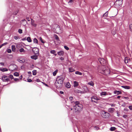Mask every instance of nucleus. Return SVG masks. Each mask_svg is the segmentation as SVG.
Here are the masks:
<instances>
[{
  "mask_svg": "<svg viewBox=\"0 0 132 132\" xmlns=\"http://www.w3.org/2000/svg\"><path fill=\"white\" fill-rule=\"evenodd\" d=\"M63 83H60L58 82H55V86L58 88H60L62 86Z\"/></svg>",
  "mask_w": 132,
  "mask_h": 132,
  "instance_id": "nucleus-7",
  "label": "nucleus"
},
{
  "mask_svg": "<svg viewBox=\"0 0 132 132\" xmlns=\"http://www.w3.org/2000/svg\"><path fill=\"white\" fill-rule=\"evenodd\" d=\"M31 59H34V60H36L38 58V56L36 55H33L31 56Z\"/></svg>",
  "mask_w": 132,
  "mask_h": 132,
  "instance_id": "nucleus-12",
  "label": "nucleus"
},
{
  "mask_svg": "<svg viewBox=\"0 0 132 132\" xmlns=\"http://www.w3.org/2000/svg\"><path fill=\"white\" fill-rule=\"evenodd\" d=\"M98 60L100 62V63L101 64H102L103 63V62L104 61V60L103 58H100L98 59Z\"/></svg>",
  "mask_w": 132,
  "mask_h": 132,
  "instance_id": "nucleus-18",
  "label": "nucleus"
},
{
  "mask_svg": "<svg viewBox=\"0 0 132 132\" xmlns=\"http://www.w3.org/2000/svg\"><path fill=\"white\" fill-rule=\"evenodd\" d=\"M79 85L78 82L76 81H74L73 82V86L75 87Z\"/></svg>",
  "mask_w": 132,
  "mask_h": 132,
  "instance_id": "nucleus-16",
  "label": "nucleus"
},
{
  "mask_svg": "<svg viewBox=\"0 0 132 132\" xmlns=\"http://www.w3.org/2000/svg\"><path fill=\"white\" fill-rule=\"evenodd\" d=\"M116 129V128L114 127H111L110 129V130L111 131H113Z\"/></svg>",
  "mask_w": 132,
  "mask_h": 132,
  "instance_id": "nucleus-28",
  "label": "nucleus"
},
{
  "mask_svg": "<svg viewBox=\"0 0 132 132\" xmlns=\"http://www.w3.org/2000/svg\"><path fill=\"white\" fill-rule=\"evenodd\" d=\"M7 44V43H5L1 44V45H0V48H1L2 46H4Z\"/></svg>",
  "mask_w": 132,
  "mask_h": 132,
  "instance_id": "nucleus-33",
  "label": "nucleus"
},
{
  "mask_svg": "<svg viewBox=\"0 0 132 132\" xmlns=\"http://www.w3.org/2000/svg\"><path fill=\"white\" fill-rule=\"evenodd\" d=\"M27 19L29 21H30V20L29 19V18H27Z\"/></svg>",
  "mask_w": 132,
  "mask_h": 132,
  "instance_id": "nucleus-63",
  "label": "nucleus"
},
{
  "mask_svg": "<svg viewBox=\"0 0 132 132\" xmlns=\"http://www.w3.org/2000/svg\"><path fill=\"white\" fill-rule=\"evenodd\" d=\"M108 12L107 11L106 12H105L104 14L103 15V17H106L107 16L108 14Z\"/></svg>",
  "mask_w": 132,
  "mask_h": 132,
  "instance_id": "nucleus-31",
  "label": "nucleus"
},
{
  "mask_svg": "<svg viewBox=\"0 0 132 132\" xmlns=\"http://www.w3.org/2000/svg\"><path fill=\"white\" fill-rule=\"evenodd\" d=\"M12 51L14 52L15 50V46L14 45H12Z\"/></svg>",
  "mask_w": 132,
  "mask_h": 132,
  "instance_id": "nucleus-29",
  "label": "nucleus"
},
{
  "mask_svg": "<svg viewBox=\"0 0 132 132\" xmlns=\"http://www.w3.org/2000/svg\"><path fill=\"white\" fill-rule=\"evenodd\" d=\"M26 40L29 42H31L32 41V40L30 37H28L27 38Z\"/></svg>",
  "mask_w": 132,
  "mask_h": 132,
  "instance_id": "nucleus-21",
  "label": "nucleus"
},
{
  "mask_svg": "<svg viewBox=\"0 0 132 132\" xmlns=\"http://www.w3.org/2000/svg\"><path fill=\"white\" fill-rule=\"evenodd\" d=\"M113 93L115 94L118 95L121 93V92L119 90H115L114 91Z\"/></svg>",
  "mask_w": 132,
  "mask_h": 132,
  "instance_id": "nucleus-11",
  "label": "nucleus"
},
{
  "mask_svg": "<svg viewBox=\"0 0 132 132\" xmlns=\"http://www.w3.org/2000/svg\"><path fill=\"white\" fill-rule=\"evenodd\" d=\"M50 53L51 54H54L56 53V51L54 50H52L51 51Z\"/></svg>",
  "mask_w": 132,
  "mask_h": 132,
  "instance_id": "nucleus-32",
  "label": "nucleus"
},
{
  "mask_svg": "<svg viewBox=\"0 0 132 132\" xmlns=\"http://www.w3.org/2000/svg\"><path fill=\"white\" fill-rule=\"evenodd\" d=\"M98 71L99 72L107 76L109 75L110 72L109 68L103 65L100 67L98 68Z\"/></svg>",
  "mask_w": 132,
  "mask_h": 132,
  "instance_id": "nucleus-1",
  "label": "nucleus"
},
{
  "mask_svg": "<svg viewBox=\"0 0 132 132\" xmlns=\"http://www.w3.org/2000/svg\"><path fill=\"white\" fill-rule=\"evenodd\" d=\"M74 71V69L72 68H69V71L70 72H72Z\"/></svg>",
  "mask_w": 132,
  "mask_h": 132,
  "instance_id": "nucleus-19",
  "label": "nucleus"
},
{
  "mask_svg": "<svg viewBox=\"0 0 132 132\" xmlns=\"http://www.w3.org/2000/svg\"><path fill=\"white\" fill-rule=\"evenodd\" d=\"M70 86L71 85L70 84L69 82H67L66 85V87L69 88L70 87Z\"/></svg>",
  "mask_w": 132,
  "mask_h": 132,
  "instance_id": "nucleus-20",
  "label": "nucleus"
},
{
  "mask_svg": "<svg viewBox=\"0 0 132 132\" xmlns=\"http://www.w3.org/2000/svg\"><path fill=\"white\" fill-rule=\"evenodd\" d=\"M26 40V37L23 38L22 39V40H23V41L25 40Z\"/></svg>",
  "mask_w": 132,
  "mask_h": 132,
  "instance_id": "nucleus-57",
  "label": "nucleus"
},
{
  "mask_svg": "<svg viewBox=\"0 0 132 132\" xmlns=\"http://www.w3.org/2000/svg\"><path fill=\"white\" fill-rule=\"evenodd\" d=\"M14 38L15 40H17L18 38L19 37L17 36H15Z\"/></svg>",
  "mask_w": 132,
  "mask_h": 132,
  "instance_id": "nucleus-52",
  "label": "nucleus"
},
{
  "mask_svg": "<svg viewBox=\"0 0 132 132\" xmlns=\"http://www.w3.org/2000/svg\"><path fill=\"white\" fill-rule=\"evenodd\" d=\"M60 93L61 94H63L64 93L62 91H60Z\"/></svg>",
  "mask_w": 132,
  "mask_h": 132,
  "instance_id": "nucleus-61",
  "label": "nucleus"
},
{
  "mask_svg": "<svg viewBox=\"0 0 132 132\" xmlns=\"http://www.w3.org/2000/svg\"><path fill=\"white\" fill-rule=\"evenodd\" d=\"M18 61L21 63H22L23 62L22 60L20 59H18Z\"/></svg>",
  "mask_w": 132,
  "mask_h": 132,
  "instance_id": "nucleus-47",
  "label": "nucleus"
},
{
  "mask_svg": "<svg viewBox=\"0 0 132 132\" xmlns=\"http://www.w3.org/2000/svg\"><path fill=\"white\" fill-rule=\"evenodd\" d=\"M75 73L76 74L79 75H82V73L78 71H76L75 72Z\"/></svg>",
  "mask_w": 132,
  "mask_h": 132,
  "instance_id": "nucleus-30",
  "label": "nucleus"
},
{
  "mask_svg": "<svg viewBox=\"0 0 132 132\" xmlns=\"http://www.w3.org/2000/svg\"><path fill=\"white\" fill-rule=\"evenodd\" d=\"M129 109L130 110H132V106L131 105L129 106H128Z\"/></svg>",
  "mask_w": 132,
  "mask_h": 132,
  "instance_id": "nucleus-49",
  "label": "nucleus"
},
{
  "mask_svg": "<svg viewBox=\"0 0 132 132\" xmlns=\"http://www.w3.org/2000/svg\"><path fill=\"white\" fill-rule=\"evenodd\" d=\"M121 87L123 88L127 89H129L130 88V87L129 86L127 85L122 86Z\"/></svg>",
  "mask_w": 132,
  "mask_h": 132,
  "instance_id": "nucleus-10",
  "label": "nucleus"
},
{
  "mask_svg": "<svg viewBox=\"0 0 132 132\" xmlns=\"http://www.w3.org/2000/svg\"><path fill=\"white\" fill-rule=\"evenodd\" d=\"M124 110L128 111V109H124Z\"/></svg>",
  "mask_w": 132,
  "mask_h": 132,
  "instance_id": "nucleus-64",
  "label": "nucleus"
},
{
  "mask_svg": "<svg viewBox=\"0 0 132 132\" xmlns=\"http://www.w3.org/2000/svg\"><path fill=\"white\" fill-rule=\"evenodd\" d=\"M9 77L11 78V79L12 80L14 78L13 76L12 75H9Z\"/></svg>",
  "mask_w": 132,
  "mask_h": 132,
  "instance_id": "nucleus-42",
  "label": "nucleus"
},
{
  "mask_svg": "<svg viewBox=\"0 0 132 132\" xmlns=\"http://www.w3.org/2000/svg\"><path fill=\"white\" fill-rule=\"evenodd\" d=\"M8 70V69L6 68H0V71L2 72L6 71Z\"/></svg>",
  "mask_w": 132,
  "mask_h": 132,
  "instance_id": "nucleus-17",
  "label": "nucleus"
},
{
  "mask_svg": "<svg viewBox=\"0 0 132 132\" xmlns=\"http://www.w3.org/2000/svg\"><path fill=\"white\" fill-rule=\"evenodd\" d=\"M57 54L60 56L63 55L64 54V52L62 51H60L57 52Z\"/></svg>",
  "mask_w": 132,
  "mask_h": 132,
  "instance_id": "nucleus-13",
  "label": "nucleus"
},
{
  "mask_svg": "<svg viewBox=\"0 0 132 132\" xmlns=\"http://www.w3.org/2000/svg\"><path fill=\"white\" fill-rule=\"evenodd\" d=\"M60 59L61 60H64V58L63 57H61L60 58Z\"/></svg>",
  "mask_w": 132,
  "mask_h": 132,
  "instance_id": "nucleus-58",
  "label": "nucleus"
},
{
  "mask_svg": "<svg viewBox=\"0 0 132 132\" xmlns=\"http://www.w3.org/2000/svg\"><path fill=\"white\" fill-rule=\"evenodd\" d=\"M130 30V31H132V24H131L129 25Z\"/></svg>",
  "mask_w": 132,
  "mask_h": 132,
  "instance_id": "nucleus-36",
  "label": "nucleus"
},
{
  "mask_svg": "<svg viewBox=\"0 0 132 132\" xmlns=\"http://www.w3.org/2000/svg\"><path fill=\"white\" fill-rule=\"evenodd\" d=\"M28 74L31 75V71L28 72Z\"/></svg>",
  "mask_w": 132,
  "mask_h": 132,
  "instance_id": "nucleus-59",
  "label": "nucleus"
},
{
  "mask_svg": "<svg viewBox=\"0 0 132 132\" xmlns=\"http://www.w3.org/2000/svg\"><path fill=\"white\" fill-rule=\"evenodd\" d=\"M75 105L73 106V109L75 112H80L81 111L83 108V105L78 101L73 102Z\"/></svg>",
  "mask_w": 132,
  "mask_h": 132,
  "instance_id": "nucleus-2",
  "label": "nucleus"
},
{
  "mask_svg": "<svg viewBox=\"0 0 132 132\" xmlns=\"http://www.w3.org/2000/svg\"><path fill=\"white\" fill-rule=\"evenodd\" d=\"M64 47L65 49L67 50H68L69 49V47L66 46H64Z\"/></svg>",
  "mask_w": 132,
  "mask_h": 132,
  "instance_id": "nucleus-43",
  "label": "nucleus"
},
{
  "mask_svg": "<svg viewBox=\"0 0 132 132\" xmlns=\"http://www.w3.org/2000/svg\"><path fill=\"white\" fill-rule=\"evenodd\" d=\"M101 115L103 118H108L110 116V114L104 111H102Z\"/></svg>",
  "mask_w": 132,
  "mask_h": 132,
  "instance_id": "nucleus-3",
  "label": "nucleus"
},
{
  "mask_svg": "<svg viewBox=\"0 0 132 132\" xmlns=\"http://www.w3.org/2000/svg\"><path fill=\"white\" fill-rule=\"evenodd\" d=\"M123 0H117L114 3V5L117 7L121 6L122 4Z\"/></svg>",
  "mask_w": 132,
  "mask_h": 132,
  "instance_id": "nucleus-4",
  "label": "nucleus"
},
{
  "mask_svg": "<svg viewBox=\"0 0 132 132\" xmlns=\"http://www.w3.org/2000/svg\"><path fill=\"white\" fill-rule=\"evenodd\" d=\"M101 95H105L106 94V92H103L100 93Z\"/></svg>",
  "mask_w": 132,
  "mask_h": 132,
  "instance_id": "nucleus-23",
  "label": "nucleus"
},
{
  "mask_svg": "<svg viewBox=\"0 0 132 132\" xmlns=\"http://www.w3.org/2000/svg\"><path fill=\"white\" fill-rule=\"evenodd\" d=\"M110 105H111V106L112 107H114L115 106V105H114L113 104H110Z\"/></svg>",
  "mask_w": 132,
  "mask_h": 132,
  "instance_id": "nucleus-56",
  "label": "nucleus"
},
{
  "mask_svg": "<svg viewBox=\"0 0 132 132\" xmlns=\"http://www.w3.org/2000/svg\"><path fill=\"white\" fill-rule=\"evenodd\" d=\"M39 40H40V41H41V42L42 43H44V41L43 40L42 38L41 37H39Z\"/></svg>",
  "mask_w": 132,
  "mask_h": 132,
  "instance_id": "nucleus-40",
  "label": "nucleus"
},
{
  "mask_svg": "<svg viewBox=\"0 0 132 132\" xmlns=\"http://www.w3.org/2000/svg\"><path fill=\"white\" fill-rule=\"evenodd\" d=\"M115 110V109L113 108H110L108 109V111L110 113H112Z\"/></svg>",
  "mask_w": 132,
  "mask_h": 132,
  "instance_id": "nucleus-9",
  "label": "nucleus"
},
{
  "mask_svg": "<svg viewBox=\"0 0 132 132\" xmlns=\"http://www.w3.org/2000/svg\"><path fill=\"white\" fill-rule=\"evenodd\" d=\"M14 75L16 76H19V74L18 72H16L14 73Z\"/></svg>",
  "mask_w": 132,
  "mask_h": 132,
  "instance_id": "nucleus-34",
  "label": "nucleus"
},
{
  "mask_svg": "<svg viewBox=\"0 0 132 132\" xmlns=\"http://www.w3.org/2000/svg\"><path fill=\"white\" fill-rule=\"evenodd\" d=\"M125 62L126 63H128V60H126V58H125Z\"/></svg>",
  "mask_w": 132,
  "mask_h": 132,
  "instance_id": "nucleus-62",
  "label": "nucleus"
},
{
  "mask_svg": "<svg viewBox=\"0 0 132 132\" xmlns=\"http://www.w3.org/2000/svg\"><path fill=\"white\" fill-rule=\"evenodd\" d=\"M69 99L70 101H72L73 99V97L72 96H70L69 97Z\"/></svg>",
  "mask_w": 132,
  "mask_h": 132,
  "instance_id": "nucleus-50",
  "label": "nucleus"
},
{
  "mask_svg": "<svg viewBox=\"0 0 132 132\" xmlns=\"http://www.w3.org/2000/svg\"><path fill=\"white\" fill-rule=\"evenodd\" d=\"M14 80L15 81H16L19 80V79L18 78H14Z\"/></svg>",
  "mask_w": 132,
  "mask_h": 132,
  "instance_id": "nucleus-51",
  "label": "nucleus"
},
{
  "mask_svg": "<svg viewBox=\"0 0 132 132\" xmlns=\"http://www.w3.org/2000/svg\"><path fill=\"white\" fill-rule=\"evenodd\" d=\"M27 81L29 82H32V80L31 79L28 78V79H27Z\"/></svg>",
  "mask_w": 132,
  "mask_h": 132,
  "instance_id": "nucleus-45",
  "label": "nucleus"
},
{
  "mask_svg": "<svg viewBox=\"0 0 132 132\" xmlns=\"http://www.w3.org/2000/svg\"><path fill=\"white\" fill-rule=\"evenodd\" d=\"M127 117V116L126 115H124L123 116V117L125 118H126Z\"/></svg>",
  "mask_w": 132,
  "mask_h": 132,
  "instance_id": "nucleus-54",
  "label": "nucleus"
},
{
  "mask_svg": "<svg viewBox=\"0 0 132 132\" xmlns=\"http://www.w3.org/2000/svg\"><path fill=\"white\" fill-rule=\"evenodd\" d=\"M31 25L34 27H36V24L34 23V21L32 19H31Z\"/></svg>",
  "mask_w": 132,
  "mask_h": 132,
  "instance_id": "nucleus-14",
  "label": "nucleus"
},
{
  "mask_svg": "<svg viewBox=\"0 0 132 132\" xmlns=\"http://www.w3.org/2000/svg\"><path fill=\"white\" fill-rule=\"evenodd\" d=\"M75 0H69L68 2V3L70 5H72V4L73 3Z\"/></svg>",
  "mask_w": 132,
  "mask_h": 132,
  "instance_id": "nucleus-22",
  "label": "nucleus"
},
{
  "mask_svg": "<svg viewBox=\"0 0 132 132\" xmlns=\"http://www.w3.org/2000/svg\"><path fill=\"white\" fill-rule=\"evenodd\" d=\"M18 11H16L13 13V14L15 15H17V14H18Z\"/></svg>",
  "mask_w": 132,
  "mask_h": 132,
  "instance_id": "nucleus-39",
  "label": "nucleus"
},
{
  "mask_svg": "<svg viewBox=\"0 0 132 132\" xmlns=\"http://www.w3.org/2000/svg\"><path fill=\"white\" fill-rule=\"evenodd\" d=\"M88 84L90 85V86H93L94 85V83L92 81H91L90 82H89L88 83Z\"/></svg>",
  "mask_w": 132,
  "mask_h": 132,
  "instance_id": "nucleus-27",
  "label": "nucleus"
},
{
  "mask_svg": "<svg viewBox=\"0 0 132 132\" xmlns=\"http://www.w3.org/2000/svg\"><path fill=\"white\" fill-rule=\"evenodd\" d=\"M18 32L20 34H22V30L21 29H19L18 30Z\"/></svg>",
  "mask_w": 132,
  "mask_h": 132,
  "instance_id": "nucleus-35",
  "label": "nucleus"
},
{
  "mask_svg": "<svg viewBox=\"0 0 132 132\" xmlns=\"http://www.w3.org/2000/svg\"><path fill=\"white\" fill-rule=\"evenodd\" d=\"M91 101L96 103H97V101L99 100V99L95 96H92L91 97Z\"/></svg>",
  "mask_w": 132,
  "mask_h": 132,
  "instance_id": "nucleus-6",
  "label": "nucleus"
},
{
  "mask_svg": "<svg viewBox=\"0 0 132 132\" xmlns=\"http://www.w3.org/2000/svg\"><path fill=\"white\" fill-rule=\"evenodd\" d=\"M13 66L14 68V69H17V67L16 65L14 64L13 65Z\"/></svg>",
  "mask_w": 132,
  "mask_h": 132,
  "instance_id": "nucleus-44",
  "label": "nucleus"
},
{
  "mask_svg": "<svg viewBox=\"0 0 132 132\" xmlns=\"http://www.w3.org/2000/svg\"><path fill=\"white\" fill-rule=\"evenodd\" d=\"M42 82L46 86L48 87L49 86L48 85L46 84H45L44 82Z\"/></svg>",
  "mask_w": 132,
  "mask_h": 132,
  "instance_id": "nucleus-48",
  "label": "nucleus"
},
{
  "mask_svg": "<svg viewBox=\"0 0 132 132\" xmlns=\"http://www.w3.org/2000/svg\"><path fill=\"white\" fill-rule=\"evenodd\" d=\"M19 52H24V49L23 48H21L19 50Z\"/></svg>",
  "mask_w": 132,
  "mask_h": 132,
  "instance_id": "nucleus-37",
  "label": "nucleus"
},
{
  "mask_svg": "<svg viewBox=\"0 0 132 132\" xmlns=\"http://www.w3.org/2000/svg\"><path fill=\"white\" fill-rule=\"evenodd\" d=\"M32 74L34 75H36L37 74V70H33L32 71Z\"/></svg>",
  "mask_w": 132,
  "mask_h": 132,
  "instance_id": "nucleus-24",
  "label": "nucleus"
},
{
  "mask_svg": "<svg viewBox=\"0 0 132 132\" xmlns=\"http://www.w3.org/2000/svg\"><path fill=\"white\" fill-rule=\"evenodd\" d=\"M54 37H55V38L57 40H59V38L56 35H55Z\"/></svg>",
  "mask_w": 132,
  "mask_h": 132,
  "instance_id": "nucleus-38",
  "label": "nucleus"
},
{
  "mask_svg": "<svg viewBox=\"0 0 132 132\" xmlns=\"http://www.w3.org/2000/svg\"><path fill=\"white\" fill-rule=\"evenodd\" d=\"M77 92L78 93H81V94L84 93L83 92H82V91H81V90H77Z\"/></svg>",
  "mask_w": 132,
  "mask_h": 132,
  "instance_id": "nucleus-41",
  "label": "nucleus"
},
{
  "mask_svg": "<svg viewBox=\"0 0 132 132\" xmlns=\"http://www.w3.org/2000/svg\"><path fill=\"white\" fill-rule=\"evenodd\" d=\"M58 70L56 69L53 72V76H55L56 75L58 72Z\"/></svg>",
  "mask_w": 132,
  "mask_h": 132,
  "instance_id": "nucleus-26",
  "label": "nucleus"
},
{
  "mask_svg": "<svg viewBox=\"0 0 132 132\" xmlns=\"http://www.w3.org/2000/svg\"><path fill=\"white\" fill-rule=\"evenodd\" d=\"M36 81H37V82H40V80L39 79H37L36 80Z\"/></svg>",
  "mask_w": 132,
  "mask_h": 132,
  "instance_id": "nucleus-60",
  "label": "nucleus"
},
{
  "mask_svg": "<svg viewBox=\"0 0 132 132\" xmlns=\"http://www.w3.org/2000/svg\"><path fill=\"white\" fill-rule=\"evenodd\" d=\"M124 97L126 100H128L129 99V98L128 97Z\"/></svg>",
  "mask_w": 132,
  "mask_h": 132,
  "instance_id": "nucleus-55",
  "label": "nucleus"
},
{
  "mask_svg": "<svg viewBox=\"0 0 132 132\" xmlns=\"http://www.w3.org/2000/svg\"><path fill=\"white\" fill-rule=\"evenodd\" d=\"M64 79V77L63 76H59L56 79V81L61 83H63Z\"/></svg>",
  "mask_w": 132,
  "mask_h": 132,
  "instance_id": "nucleus-5",
  "label": "nucleus"
},
{
  "mask_svg": "<svg viewBox=\"0 0 132 132\" xmlns=\"http://www.w3.org/2000/svg\"><path fill=\"white\" fill-rule=\"evenodd\" d=\"M7 77L5 76H3L2 77V79L4 82L8 81H10V79L8 78H6Z\"/></svg>",
  "mask_w": 132,
  "mask_h": 132,
  "instance_id": "nucleus-8",
  "label": "nucleus"
},
{
  "mask_svg": "<svg viewBox=\"0 0 132 132\" xmlns=\"http://www.w3.org/2000/svg\"><path fill=\"white\" fill-rule=\"evenodd\" d=\"M35 50L36 51H34L33 50L34 52V53L35 54H38L39 52V49L38 48H36L35 49Z\"/></svg>",
  "mask_w": 132,
  "mask_h": 132,
  "instance_id": "nucleus-15",
  "label": "nucleus"
},
{
  "mask_svg": "<svg viewBox=\"0 0 132 132\" xmlns=\"http://www.w3.org/2000/svg\"><path fill=\"white\" fill-rule=\"evenodd\" d=\"M33 42L34 43L38 44V40L36 38H34V39Z\"/></svg>",
  "mask_w": 132,
  "mask_h": 132,
  "instance_id": "nucleus-25",
  "label": "nucleus"
},
{
  "mask_svg": "<svg viewBox=\"0 0 132 132\" xmlns=\"http://www.w3.org/2000/svg\"><path fill=\"white\" fill-rule=\"evenodd\" d=\"M7 52L9 53H10L11 52V50L10 49H8L7 50Z\"/></svg>",
  "mask_w": 132,
  "mask_h": 132,
  "instance_id": "nucleus-46",
  "label": "nucleus"
},
{
  "mask_svg": "<svg viewBox=\"0 0 132 132\" xmlns=\"http://www.w3.org/2000/svg\"><path fill=\"white\" fill-rule=\"evenodd\" d=\"M0 64L2 66H4V63L3 62H1L0 63Z\"/></svg>",
  "mask_w": 132,
  "mask_h": 132,
  "instance_id": "nucleus-53",
  "label": "nucleus"
}]
</instances>
